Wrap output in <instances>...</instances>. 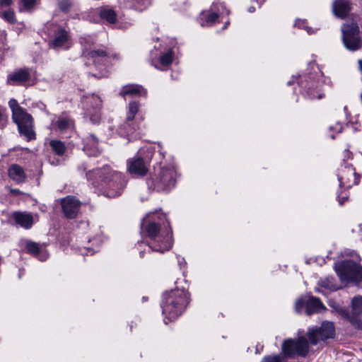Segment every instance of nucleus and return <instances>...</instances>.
I'll list each match as a JSON object with an SVG mask.
<instances>
[{
    "label": "nucleus",
    "mask_w": 362,
    "mask_h": 362,
    "mask_svg": "<svg viewBox=\"0 0 362 362\" xmlns=\"http://www.w3.org/2000/svg\"><path fill=\"white\" fill-rule=\"evenodd\" d=\"M165 216L160 212L148 214L141 222V233L146 238L148 250L160 253L173 246L172 230L163 222Z\"/></svg>",
    "instance_id": "f257e3e1"
},
{
    "label": "nucleus",
    "mask_w": 362,
    "mask_h": 362,
    "mask_svg": "<svg viewBox=\"0 0 362 362\" xmlns=\"http://www.w3.org/2000/svg\"><path fill=\"white\" fill-rule=\"evenodd\" d=\"M86 175L93 187L108 197L119 196L127 183L124 176L110 166L90 170Z\"/></svg>",
    "instance_id": "f03ea898"
},
{
    "label": "nucleus",
    "mask_w": 362,
    "mask_h": 362,
    "mask_svg": "<svg viewBox=\"0 0 362 362\" xmlns=\"http://www.w3.org/2000/svg\"><path fill=\"white\" fill-rule=\"evenodd\" d=\"M189 303V293L184 289H175L165 292L163 296L161 308L165 319L169 321L177 319L182 315Z\"/></svg>",
    "instance_id": "7ed1b4c3"
},
{
    "label": "nucleus",
    "mask_w": 362,
    "mask_h": 362,
    "mask_svg": "<svg viewBox=\"0 0 362 362\" xmlns=\"http://www.w3.org/2000/svg\"><path fill=\"white\" fill-rule=\"evenodd\" d=\"M176 171L173 167L155 168L154 175L147 180L148 189L157 192H168L175 187Z\"/></svg>",
    "instance_id": "20e7f679"
},
{
    "label": "nucleus",
    "mask_w": 362,
    "mask_h": 362,
    "mask_svg": "<svg viewBox=\"0 0 362 362\" xmlns=\"http://www.w3.org/2000/svg\"><path fill=\"white\" fill-rule=\"evenodd\" d=\"M8 105L12 110L13 119L18 125L20 134L23 135L28 141L34 139L35 134L33 130L32 116L27 113L23 107H20L14 99H11Z\"/></svg>",
    "instance_id": "39448f33"
},
{
    "label": "nucleus",
    "mask_w": 362,
    "mask_h": 362,
    "mask_svg": "<svg viewBox=\"0 0 362 362\" xmlns=\"http://www.w3.org/2000/svg\"><path fill=\"white\" fill-rule=\"evenodd\" d=\"M334 269L340 280L344 283H358L362 278V267L351 260L337 262Z\"/></svg>",
    "instance_id": "423d86ee"
},
{
    "label": "nucleus",
    "mask_w": 362,
    "mask_h": 362,
    "mask_svg": "<svg viewBox=\"0 0 362 362\" xmlns=\"http://www.w3.org/2000/svg\"><path fill=\"white\" fill-rule=\"evenodd\" d=\"M341 33L343 44L348 50L354 52L362 47L359 27L356 23L351 22L344 24Z\"/></svg>",
    "instance_id": "0eeeda50"
},
{
    "label": "nucleus",
    "mask_w": 362,
    "mask_h": 362,
    "mask_svg": "<svg viewBox=\"0 0 362 362\" xmlns=\"http://www.w3.org/2000/svg\"><path fill=\"white\" fill-rule=\"evenodd\" d=\"M281 351L286 358L296 356L305 357L309 353V343L305 337H299L297 339H288L284 341Z\"/></svg>",
    "instance_id": "6e6552de"
},
{
    "label": "nucleus",
    "mask_w": 362,
    "mask_h": 362,
    "mask_svg": "<svg viewBox=\"0 0 362 362\" xmlns=\"http://www.w3.org/2000/svg\"><path fill=\"white\" fill-rule=\"evenodd\" d=\"M88 62L95 67V72L92 74L94 77L101 78L107 76V66L111 63L110 56L103 50H92L87 53Z\"/></svg>",
    "instance_id": "1a4fd4ad"
},
{
    "label": "nucleus",
    "mask_w": 362,
    "mask_h": 362,
    "mask_svg": "<svg viewBox=\"0 0 362 362\" xmlns=\"http://www.w3.org/2000/svg\"><path fill=\"white\" fill-rule=\"evenodd\" d=\"M102 103L100 97L95 94L86 95L83 99L85 117L93 124L100 121Z\"/></svg>",
    "instance_id": "9d476101"
},
{
    "label": "nucleus",
    "mask_w": 362,
    "mask_h": 362,
    "mask_svg": "<svg viewBox=\"0 0 362 362\" xmlns=\"http://www.w3.org/2000/svg\"><path fill=\"white\" fill-rule=\"evenodd\" d=\"M335 328L332 322L325 321L320 327L308 328L307 336L312 345H316L320 341H325L327 339L334 338Z\"/></svg>",
    "instance_id": "9b49d317"
},
{
    "label": "nucleus",
    "mask_w": 362,
    "mask_h": 362,
    "mask_svg": "<svg viewBox=\"0 0 362 362\" xmlns=\"http://www.w3.org/2000/svg\"><path fill=\"white\" fill-rule=\"evenodd\" d=\"M143 151H144V148H141L136 156L129 158L127 162V170L134 177H143L146 175L148 170V160L151 155L143 158Z\"/></svg>",
    "instance_id": "f8f14e48"
},
{
    "label": "nucleus",
    "mask_w": 362,
    "mask_h": 362,
    "mask_svg": "<svg viewBox=\"0 0 362 362\" xmlns=\"http://www.w3.org/2000/svg\"><path fill=\"white\" fill-rule=\"evenodd\" d=\"M303 310L308 315H310L325 310V307L318 298L305 296L297 299L295 303V310L297 313H300Z\"/></svg>",
    "instance_id": "ddd939ff"
},
{
    "label": "nucleus",
    "mask_w": 362,
    "mask_h": 362,
    "mask_svg": "<svg viewBox=\"0 0 362 362\" xmlns=\"http://www.w3.org/2000/svg\"><path fill=\"white\" fill-rule=\"evenodd\" d=\"M228 15L229 11L221 3L214 2L210 10L200 13L199 23L202 26H211L216 22L219 16Z\"/></svg>",
    "instance_id": "4468645a"
},
{
    "label": "nucleus",
    "mask_w": 362,
    "mask_h": 362,
    "mask_svg": "<svg viewBox=\"0 0 362 362\" xmlns=\"http://www.w3.org/2000/svg\"><path fill=\"white\" fill-rule=\"evenodd\" d=\"M339 187L341 188L349 189L352 186L358 184L359 175H358L352 165L344 164L339 169L337 174Z\"/></svg>",
    "instance_id": "2eb2a0df"
},
{
    "label": "nucleus",
    "mask_w": 362,
    "mask_h": 362,
    "mask_svg": "<svg viewBox=\"0 0 362 362\" xmlns=\"http://www.w3.org/2000/svg\"><path fill=\"white\" fill-rule=\"evenodd\" d=\"M139 109V104L136 102H132L129 104L126 113V118L123 124L120 126L121 134H132L136 129H139L134 119Z\"/></svg>",
    "instance_id": "dca6fc26"
},
{
    "label": "nucleus",
    "mask_w": 362,
    "mask_h": 362,
    "mask_svg": "<svg viewBox=\"0 0 362 362\" xmlns=\"http://www.w3.org/2000/svg\"><path fill=\"white\" fill-rule=\"evenodd\" d=\"M61 204L63 212L68 218H74L81 207L80 201L72 196H67L62 199Z\"/></svg>",
    "instance_id": "f3484780"
},
{
    "label": "nucleus",
    "mask_w": 362,
    "mask_h": 362,
    "mask_svg": "<svg viewBox=\"0 0 362 362\" xmlns=\"http://www.w3.org/2000/svg\"><path fill=\"white\" fill-rule=\"evenodd\" d=\"M30 79V71L28 69H20L8 75L7 82L10 85H24Z\"/></svg>",
    "instance_id": "a211bd4d"
},
{
    "label": "nucleus",
    "mask_w": 362,
    "mask_h": 362,
    "mask_svg": "<svg viewBox=\"0 0 362 362\" xmlns=\"http://www.w3.org/2000/svg\"><path fill=\"white\" fill-rule=\"evenodd\" d=\"M71 42L67 32L63 29H59L54 34L51 46L55 49H66L71 47Z\"/></svg>",
    "instance_id": "6ab92c4d"
},
{
    "label": "nucleus",
    "mask_w": 362,
    "mask_h": 362,
    "mask_svg": "<svg viewBox=\"0 0 362 362\" xmlns=\"http://www.w3.org/2000/svg\"><path fill=\"white\" fill-rule=\"evenodd\" d=\"M351 10V4L349 0H334L332 11L334 16L339 18H346Z\"/></svg>",
    "instance_id": "aec40b11"
},
{
    "label": "nucleus",
    "mask_w": 362,
    "mask_h": 362,
    "mask_svg": "<svg viewBox=\"0 0 362 362\" xmlns=\"http://www.w3.org/2000/svg\"><path fill=\"white\" fill-rule=\"evenodd\" d=\"M12 217L16 224L25 229L30 228L35 221L33 215L27 212L16 211Z\"/></svg>",
    "instance_id": "412c9836"
},
{
    "label": "nucleus",
    "mask_w": 362,
    "mask_h": 362,
    "mask_svg": "<svg viewBox=\"0 0 362 362\" xmlns=\"http://www.w3.org/2000/svg\"><path fill=\"white\" fill-rule=\"evenodd\" d=\"M83 151L90 156H96L100 153L98 139L94 135L90 134L83 139Z\"/></svg>",
    "instance_id": "4be33fe9"
},
{
    "label": "nucleus",
    "mask_w": 362,
    "mask_h": 362,
    "mask_svg": "<svg viewBox=\"0 0 362 362\" xmlns=\"http://www.w3.org/2000/svg\"><path fill=\"white\" fill-rule=\"evenodd\" d=\"M8 175L17 184L23 183L26 180V175L23 168L17 164H13L8 168Z\"/></svg>",
    "instance_id": "5701e85b"
},
{
    "label": "nucleus",
    "mask_w": 362,
    "mask_h": 362,
    "mask_svg": "<svg viewBox=\"0 0 362 362\" xmlns=\"http://www.w3.org/2000/svg\"><path fill=\"white\" fill-rule=\"evenodd\" d=\"M146 95V91L144 88L139 85H127L122 88L120 94L123 96L131 95H141L142 94Z\"/></svg>",
    "instance_id": "b1692460"
},
{
    "label": "nucleus",
    "mask_w": 362,
    "mask_h": 362,
    "mask_svg": "<svg viewBox=\"0 0 362 362\" xmlns=\"http://www.w3.org/2000/svg\"><path fill=\"white\" fill-rule=\"evenodd\" d=\"M299 86L306 89V93L308 95V97L311 99H321L323 98L324 95L320 92L319 89H317V87L316 86L314 88V83H312L310 85H305L303 84V81L298 82Z\"/></svg>",
    "instance_id": "393cba45"
},
{
    "label": "nucleus",
    "mask_w": 362,
    "mask_h": 362,
    "mask_svg": "<svg viewBox=\"0 0 362 362\" xmlns=\"http://www.w3.org/2000/svg\"><path fill=\"white\" fill-rule=\"evenodd\" d=\"M52 124L55 125L61 132L71 129L74 128V122L66 117H59L57 120L55 122V123L52 122Z\"/></svg>",
    "instance_id": "a878e982"
},
{
    "label": "nucleus",
    "mask_w": 362,
    "mask_h": 362,
    "mask_svg": "<svg viewBox=\"0 0 362 362\" xmlns=\"http://www.w3.org/2000/svg\"><path fill=\"white\" fill-rule=\"evenodd\" d=\"M100 16L102 19L105 20L110 24L115 23L117 20V15L115 11L110 8H102Z\"/></svg>",
    "instance_id": "bb28decb"
},
{
    "label": "nucleus",
    "mask_w": 362,
    "mask_h": 362,
    "mask_svg": "<svg viewBox=\"0 0 362 362\" xmlns=\"http://www.w3.org/2000/svg\"><path fill=\"white\" fill-rule=\"evenodd\" d=\"M25 249L29 254L34 256L40 255L42 250L38 243L30 240L26 241Z\"/></svg>",
    "instance_id": "cd10ccee"
},
{
    "label": "nucleus",
    "mask_w": 362,
    "mask_h": 362,
    "mask_svg": "<svg viewBox=\"0 0 362 362\" xmlns=\"http://www.w3.org/2000/svg\"><path fill=\"white\" fill-rule=\"evenodd\" d=\"M49 146H51L52 151L58 156H62L66 151L65 145L61 141L52 140L49 142Z\"/></svg>",
    "instance_id": "c85d7f7f"
},
{
    "label": "nucleus",
    "mask_w": 362,
    "mask_h": 362,
    "mask_svg": "<svg viewBox=\"0 0 362 362\" xmlns=\"http://www.w3.org/2000/svg\"><path fill=\"white\" fill-rule=\"evenodd\" d=\"M286 358L283 353L281 354H271L264 356L261 362H285Z\"/></svg>",
    "instance_id": "c756f323"
},
{
    "label": "nucleus",
    "mask_w": 362,
    "mask_h": 362,
    "mask_svg": "<svg viewBox=\"0 0 362 362\" xmlns=\"http://www.w3.org/2000/svg\"><path fill=\"white\" fill-rule=\"evenodd\" d=\"M173 59V52L172 50H168L160 56L159 62L162 66H165L170 65L172 63Z\"/></svg>",
    "instance_id": "7c9ffc66"
},
{
    "label": "nucleus",
    "mask_w": 362,
    "mask_h": 362,
    "mask_svg": "<svg viewBox=\"0 0 362 362\" xmlns=\"http://www.w3.org/2000/svg\"><path fill=\"white\" fill-rule=\"evenodd\" d=\"M319 285L332 291H336L339 288V287L334 284L333 277H327L324 280H321L319 281Z\"/></svg>",
    "instance_id": "2f4dec72"
},
{
    "label": "nucleus",
    "mask_w": 362,
    "mask_h": 362,
    "mask_svg": "<svg viewBox=\"0 0 362 362\" xmlns=\"http://www.w3.org/2000/svg\"><path fill=\"white\" fill-rule=\"evenodd\" d=\"M352 310L355 315L362 313V296H356L353 298Z\"/></svg>",
    "instance_id": "473e14b6"
},
{
    "label": "nucleus",
    "mask_w": 362,
    "mask_h": 362,
    "mask_svg": "<svg viewBox=\"0 0 362 362\" xmlns=\"http://www.w3.org/2000/svg\"><path fill=\"white\" fill-rule=\"evenodd\" d=\"M39 0H20V10L22 11H30L38 3Z\"/></svg>",
    "instance_id": "72a5a7b5"
},
{
    "label": "nucleus",
    "mask_w": 362,
    "mask_h": 362,
    "mask_svg": "<svg viewBox=\"0 0 362 362\" xmlns=\"http://www.w3.org/2000/svg\"><path fill=\"white\" fill-rule=\"evenodd\" d=\"M136 9L142 11L151 4V0H132Z\"/></svg>",
    "instance_id": "f704fd0d"
},
{
    "label": "nucleus",
    "mask_w": 362,
    "mask_h": 362,
    "mask_svg": "<svg viewBox=\"0 0 362 362\" xmlns=\"http://www.w3.org/2000/svg\"><path fill=\"white\" fill-rule=\"evenodd\" d=\"M73 4L72 0H59L58 1L59 8L63 12H68Z\"/></svg>",
    "instance_id": "c9c22d12"
},
{
    "label": "nucleus",
    "mask_w": 362,
    "mask_h": 362,
    "mask_svg": "<svg viewBox=\"0 0 362 362\" xmlns=\"http://www.w3.org/2000/svg\"><path fill=\"white\" fill-rule=\"evenodd\" d=\"M0 16L11 23H13L16 21L15 13L13 11L11 10L4 12L1 11Z\"/></svg>",
    "instance_id": "e433bc0d"
},
{
    "label": "nucleus",
    "mask_w": 362,
    "mask_h": 362,
    "mask_svg": "<svg viewBox=\"0 0 362 362\" xmlns=\"http://www.w3.org/2000/svg\"><path fill=\"white\" fill-rule=\"evenodd\" d=\"M295 26L306 30L308 34L314 33V30L307 25L306 21L304 20H297L295 23Z\"/></svg>",
    "instance_id": "4c0bfd02"
},
{
    "label": "nucleus",
    "mask_w": 362,
    "mask_h": 362,
    "mask_svg": "<svg viewBox=\"0 0 362 362\" xmlns=\"http://www.w3.org/2000/svg\"><path fill=\"white\" fill-rule=\"evenodd\" d=\"M329 129L334 131L336 133H340L342 130V125L340 122H337L334 126H330Z\"/></svg>",
    "instance_id": "58836bf2"
},
{
    "label": "nucleus",
    "mask_w": 362,
    "mask_h": 362,
    "mask_svg": "<svg viewBox=\"0 0 362 362\" xmlns=\"http://www.w3.org/2000/svg\"><path fill=\"white\" fill-rule=\"evenodd\" d=\"M7 117L4 115L3 111L0 109V127H4L6 123Z\"/></svg>",
    "instance_id": "ea45409f"
},
{
    "label": "nucleus",
    "mask_w": 362,
    "mask_h": 362,
    "mask_svg": "<svg viewBox=\"0 0 362 362\" xmlns=\"http://www.w3.org/2000/svg\"><path fill=\"white\" fill-rule=\"evenodd\" d=\"M353 158L352 153L347 148L343 152V160H349Z\"/></svg>",
    "instance_id": "a19ab883"
},
{
    "label": "nucleus",
    "mask_w": 362,
    "mask_h": 362,
    "mask_svg": "<svg viewBox=\"0 0 362 362\" xmlns=\"http://www.w3.org/2000/svg\"><path fill=\"white\" fill-rule=\"evenodd\" d=\"M338 202L340 205H342L348 199V196L346 194H339L337 196Z\"/></svg>",
    "instance_id": "79ce46f5"
},
{
    "label": "nucleus",
    "mask_w": 362,
    "mask_h": 362,
    "mask_svg": "<svg viewBox=\"0 0 362 362\" xmlns=\"http://www.w3.org/2000/svg\"><path fill=\"white\" fill-rule=\"evenodd\" d=\"M84 250L86 252H82L83 255L88 253H90V255H93L95 252V251H96V250L90 247L85 248Z\"/></svg>",
    "instance_id": "37998d69"
},
{
    "label": "nucleus",
    "mask_w": 362,
    "mask_h": 362,
    "mask_svg": "<svg viewBox=\"0 0 362 362\" xmlns=\"http://www.w3.org/2000/svg\"><path fill=\"white\" fill-rule=\"evenodd\" d=\"M10 193L14 195L21 194L22 192L18 189H10Z\"/></svg>",
    "instance_id": "c03bdc74"
},
{
    "label": "nucleus",
    "mask_w": 362,
    "mask_h": 362,
    "mask_svg": "<svg viewBox=\"0 0 362 362\" xmlns=\"http://www.w3.org/2000/svg\"><path fill=\"white\" fill-rule=\"evenodd\" d=\"M86 169V166L84 165L78 166V170H79L85 171Z\"/></svg>",
    "instance_id": "a18cd8bd"
},
{
    "label": "nucleus",
    "mask_w": 362,
    "mask_h": 362,
    "mask_svg": "<svg viewBox=\"0 0 362 362\" xmlns=\"http://www.w3.org/2000/svg\"><path fill=\"white\" fill-rule=\"evenodd\" d=\"M42 256H43V258H41V257H39V259H40L41 261H43V260L47 259V255H46V254H43V255H42Z\"/></svg>",
    "instance_id": "49530a36"
},
{
    "label": "nucleus",
    "mask_w": 362,
    "mask_h": 362,
    "mask_svg": "<svg viewBox=\"0 0 362 362\" xmlns=\"http://www.w3.org/2000/svg\"><path fill=\"white\" fill-rule=\"evenodd\" d=\"M255 8L253 6H250L249 8H248V11L250 12V13H252L255 11Z\"/></svg>",
    "instance_id": "de8ad7c7"
},
{
    "label": "nucleus",
    "mask_w": 362,
    "mask_h": 362,
    "mask_svg": "<svg viewBox=\"0 0 362 362\" xmlns=\"http://www.w3.org/2000/svg\"><path fill=\"white\" fill-rule=\"evenodd\" d=\"M228 24H229V21H228L227 22H226V23H225V25H224V28H226Z\"/></svg>",
    "instance_id": "09e8293b"
},
{
    "label": "nucleus",
    "mask_w": 362,
    "mask_h": 362,
    "mask_svg": "<svg viewBox=\"0 0 362 362\" xmlns=\"http://www.w3.org/2000/svg\"><path fill=\"white\" fill-rule=\"evenodd\" d=\"M140 257H144V254H143V252H142V251H141V252H140Z\"/></svg>",
    "instance_id": "8fccbe9b"
},
{
    "label": "nucleus",
    "mask_w": 362,
    "mask_h": 362,
    "mask_svg": "<svg viewBox=\"0 0 362 362\" xmlns=\"http://www.w3.org/2000/svg\"><path fill=\"white\" fill-rule=\"evenodd\" d=\"M292 83H293V82H291V81H288V86H291Z\"/></svg>",
    "instance_id": "3c124183"
},
{
    "label": "nucleus",
    "mask_w": 362,
    "mask_h": 362,
    "mask_svg": "<svg viewBox=\"0 0 362 362\" xmlns=\"http://www.w3.org/2000/svg\"><path fill=\"white\" fill-rule=\"evenodd\" d=\"M331 137H332V139H334L335 138L334 134H331Z\"/></svg>",
    "instance_id": "603ef678"
}]
</instances>
